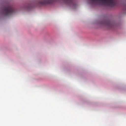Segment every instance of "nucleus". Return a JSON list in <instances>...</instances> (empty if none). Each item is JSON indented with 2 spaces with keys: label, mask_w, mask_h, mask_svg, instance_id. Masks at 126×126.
<instances>
[{
  "label": "nucleus",
  "mask_w": 126,
  "mask_h": 126,
  "mask_svg": "<svg viewBox=\"0 0 126 126\" xmlns=\"http://www.w3.org/2000/svg\"><path fill=\"white\" fill-rule=\"evenodd\" d=\"M61 0H41L39 2V4L43 5L49 4L53 2L60 1ZM66 4L72 7H75L76 4L74 1V0H62Z\"/></svg>",
  "instance_id": "f257e3e1"
},
{
  "label": "nucleus",
  "mask_w": 126,
  "mask_h": 126,
  "mask_svg": "<svg viewBox=\"0 0 126 126\" xmlns=\"http://www.w3.org/2000/svg\"><path fill=\"white\" fill-rule=\"evenodd\" d=\"M92 4H97L100 2L104 4H107L109 5L113 6L115 5V0H89Z\"/></svg>",
  "instance_id": "f03ea898"
},
{
  "label": "nucleus",
  "mask_w": 126,
  "mask_h": 126,
  "mask_svg": "<svg viewBox=\"0 0 126 126\" xmlns=\"http://www.w3.org/2000/svg\"><path fill=\"white\" fill-rule=\"evenodd\" d=\"M2 11L3 14L7 16L11 15L15 12L14 9L10 5L4 7L2 8Z\"/></svg>",
  "instance_id": "7ed1b4c3"
},
{
  "label": "nucleus",
  "mask_w": 126,
  "mask_h": 126,
  "mask_svg": "<svg viewBox=\"0 0 126 126\" xmlns=\"http://www.w3.org/2000/svg\"><path fill=\"white\" fill-rule=\"evenodd\" d=\"M99 24L102 25L107 26L110 29L112 28L113 26L112 22L109 20L103 21L100 22Z\"/></svg>",
  "instance_id": "20e7f679"
}]
</instances>
